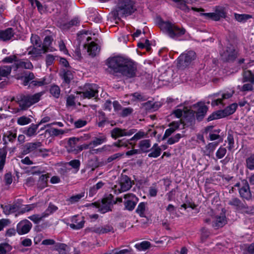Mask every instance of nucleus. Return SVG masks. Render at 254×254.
Wrapping results in <instances>:
<instances>
[{
    "instance_id": "57",
    "label": "nucleus",
    "mask_w": 254,
    "mask_h": 254,
    "mask_svg": "<svg viewBox=\"0 0 254 254\" xmlns=\"http://www.w3.org/2000/svg\"><path fill=\"white\" fill-rule=\"evenodd\" d=\"M66 105L67 107H72L75 105V97L73 95H69L66 98Z\"/></svg>"
},
{
    "instance_id": "34",
    "label": "nucleus",
    "mask_w": 254,
    "mask_h": 254,
    "mask_svg": "<svg viewBox=\"0 0 254 254\" xmlns=\"http://www.w3.org/2000/svg\"><path fill=\"white\" fill-rule=\"evenodd\" d=\"M87 52L90 55L94 57L99 52V49L96 44L92 42L88 47Z\"/></svg>"
},
{
    "instance_id": "48",
    "label": "nucleus",
    "mask_w": 254,
    "mask_h": 254,
    "mask_svg": "<svg viewBox=\"0 0 254 254\" xmlns=\"http://www.w3.org/2000/svg\"><path fill=\"white\" fill-rule=\"evenodd\" d=\"M150 153H149L148 155L149 157L151 158H157L159 157L161 153V148H155L152 149L150 148Z\"/></svg>"
},
{
    "instance_id": "25",
    "label": "nucleus",
    "mask_w": 254,
    "mask_h": 254,
    "mask_svg": "<svg viewBox=\"0 0 254 254\" xmlns=\"http://www.w3.org/2000/svg\"><path fill=\"white\" fill-rule=\"evenodd\" d=\"M1 207L3 210V212L5 215H9L10 213H14L18 210L19 207L16 204H8L6 205H1Z\"/></svg>"
},
{
    "instance_id": "54",
    "label": "nucleus",
    "mask_w": 254,
    "mask_h": 254,
    "mask_svg": "<svg viewBox=\"0 0 254 254\" xmlns=\"http://www.w3.org/2000/svg\"><path fill=\"white\" fill-rule=\"evenodd\" d=\"M68 164L75 169L77 172L79 169L80 162L79 160L74 159L68 162Z\"/></svg>"
},
{
    "instance_id": "53",
    "label": "nucleus",
    "mask_w": 254,
    "mask_h": 254,
    "mask_svg": "<svg viewBox=\"0 0 254 254\" xmlns=\"http://www.w3.org/2000/svg\"><path fill=\"white\" fill-rule=\"evenodd\" d=\"M134 134V135L131 138H130V140L131 141H137L143 138L145 135V132L141 130L137 132H136Z\"/></svg>"
},
{
    "instance_id": "59",
    "label": "nucleus",
    "mask_w": 254,
    "mask_h": 254,
    "mask_svg": "<svg viewBox=\"0 0 254 254\" xmlns=\"http://www.w3.org/2000/svg\"><path fill=\"white\" fill-rule=\"evenodd\" d=\"M253 84L251 83L245 84L242 86L240 90L242 92L252 91L254 90Z\"/></svg>"
},
{
    "instance_id": "35",
    "label": "nucleus",
    "mask_w": 254,
    "mask_h": 254,
    "mask_svg": "<svg viewBox=\"0 0 254 254\" xmlns=\"http://www.w3.org/2000/svg\"><path fill=\"white\" fill-rule=\"evenodd\" d=\"M48 83L49 82L47 81L46 77H44L42 78L36 79L34 80H32L30 82V85L31 86L40 87L48 84Z\"/></svg>"
},
{
    "instance_id": "18",
    "label": "nucleus",
    "mask_w": 254,
    "mask_h": 254,
    "mask_svg": "<svg viewBox=\"0 0 254 254\" xmlns=\"http://www.w3.org/2000/svg\"><path fill=\"white\" fill-rule=\"evenodd\" d=\"M47 51L43 47L30 46L27 48L28 55L31 56L32 59L41 56L43 53Z\"/></svg>"
},
{
    "instance_id": "19",
    "label": "nucleus",
    "mask_w": 254,
    "mask_h": 254,
    "mask_svg": "<svg viewBox=\"0 0 254 254\" xmlns=\"http://www.w3.org/2000/svg\"><path fill=\"white\" fill-rule=\"evenodd\" d=\"M227 222L225 215L221 213L220 215H216L213 217L212 226L215 229L223 227Z\"/></svg>"
},
{
    "instance_id": "14",
    "label": "nucleus",
    "mask_w": 254,
    "mask_h": 254,
    "mask_svg": "<svg viewBox=\"0 0 254 254\" xmlns=\"http://www.w3.org/2000/svg\"><path fill=\"white\" fill-rule=\"evenodd\" d=\"M136 129L132 128L129 130L125 128L115 127L111 131V136L114 139H117L123 136H129L135 133Z\"/></svg>"
},
{
    "instance_id": "62",
    "label": "nucleus",
    "mask_w": 254,
    "mask_h": 254,
    "mask_svg": "<svg viewBox=\"0 0 254 254\" xmlns=\"http://www.w3.org/2000/svg\"><path fill=\"white\" fill-rule=\"evenodd\" d=\"M102 227V234L107 233L108 232H114V228L110 225H106L103 226Z\"/></svg>"
},
{
    "instance_id": "64",
    "label": "nucleus",
    "mask_w": 254,
    "mask_h": 254,
    "mask_svg": "<svg viewBox=\"0 0 254 254\" xmlns=\"http://www.w3.org/2000/svg\"><path fill=\"white\" fill-rule=\"evenodd\" d=\"M220 115L221 114L219 113V111L217 112L213 113L208 117L207 121H211L213 120L222 118V117L220 116Z\"/></svg>"
},
{
    "instance_id": "26",
    "label": "nucleus",
    "mask_w": 254,
    "mask_h": 254,
    "mask_svg": "<svg viewBox=\"0 0 254 254\" xmlns=\"http://www.w3.org/2000/svg\"><path fill=\"white\" fill-rule=\"evenodd\" d=\"M242 76L243 83L249 82L252 84H254V73L251 70H244L243 72Z\"/></svg>"
},
{
    "instance_id": "9",
    "label": "nucleus",
    "mask_w": 254,
    "mask_h": 254,
    "mask_svg": "<svg viewBox=\"0 0 254 254\" xmlns=\"http://www.w3.org/2000/svg\"><path fill=\"white\" fill-rule=\"evenodd\" d=\"M200 15L204 17L206 19L219 21L221 18H225L226 12L225 8L221 6H216L214 12L201 13Z\"/></svg>"
},
{
    "instance_id": "46",
    "label": "nucleus",
    "mask_w": 254,
    "mask_h": 254,
    "mask_svg": "<svg viewBox=\"0 0 254 254\" xmlns=\"http://www.w3.org/2000/svg\"><path fill=\"white\" fill-rule=\"evenodd\" d=\"M30 40L33 46L37 47L42 46V42L38 35L32 34Z\"/></svg>"
},
{
    "instance_id": "4",
    "label": "nucleus",
    "mask_w": 254,
    "mask_h": 254,
    "mask_svg": "<svg viewBox=\"0 0 254 254\" xmlns=\"http://www.w3.org/2000/svg\"><path fill=\"white\" fill-rule=\"evenodd\" d=\"M42 94L40 93L33 95L28 94L20 96L17 101L20 109L26 110L32 105L37 103L40 100Z\"/></svg>"
},
{
    "instance_id": "20",
    "label": "nucleus",
    "mask_w": 254,
    "mask_h": 254,
    "mask_svg": "<svg viewBox=\"0 0 254 254\" xmlns=\"http://www.w3.org/2000/svg\"><path fill=\"white\" fill-rule=\"evenodd\" d=\"M14 32L12 28H8L4 30H0V40L6 41L11 39L14 36Z\"/></svg>"
},
{
    "instance_id": "45",
    "label": "nucleus",
    "mask_w": 254,
    "mask_h": 254,
    "mask_svg": "<svg viewBox=\"0 0 254 254\" xmlns=\"http://www.w3.org/2000/svg\"><path fill=\"white\" fill-rule=\"evenodd\" d=\"M12 249V247L6 243L0 244V254H5L9 252Z\"/></svg>"
},
{
    "instance_id": "6",
    "label": "nucleus",
    "mask_w": 254,
    "mask_h": 254,
    "mask_svg": "<svg viewBox=\"0 0 254 254\" xmlns=\"http://www.w3.org/2000/svg\"><path fill=\"white\" fill-rule=\"evenodd\" d=\"M235 93L234 88L228 89L224 90L223 92H220L214 95L215 97H218L217 99L213 100L211 102V105L212 106H218L219 105L223 106L224 103L223 100L225 99H228L232 97Z\"/></svg>"
},
{
    "instance_id": "58",
    "label": "nucleus",
    "mask_w": 254,
    "mask_h": 254,
    "mask_svg": "<svg viewBox=\"0 0 254 254\" xmlns=\"http://www.w3.org/2000/svg\"><path fill=\"white\" fill-rule=\"evenodd\" d=\"M227 140L228 143L227 148L229 150H231L234 147V140L233 135L230 134H228Z\"/></svg>"
},
{
    "instance_id": "22",
    "label": "nucleus",
    "mask_w": 254,
    "mask_h": 254,
    "mask_svg": "<svg viewBox=\"0 0 254 254\" xmlns=\"http://www.w3.org/2000/svg\"><path fill=\"white\" fill-rule=\"evenodd\" d=\"M238 107L237 103H233L227 107L223 110H219V113L221 114L220 116L222 118L229 116L233 114L236 110Z\"/></svg>"
},
{
    "instance_id": "28",
    "label": "nucleus",
    "mask_w": 254,
    "mask_h": 254,
    "mask_svg": "<svg viewBox=\"0 0 254 254\" xmlns=\"http://www.w3.org/2000/svg\"><path fill=\"white\" fill-rule=\"evenodd\" d=\"M39 124H32L26 129H25L23 133L27 136L31 137L37 134V130L38 128Z\"/></svg>"
},
{
    "instance_id": "12",
    "label": "nucleus",
    "mask_w": 254,
    "mask_h": 254,
    "mask_svg": "<svg viewBox=\"0 0 254 254\" xmlns=\"http://www.w3.org/2000/svg\"><path fill=\"white\" fill-rule=\"evenodd\" d=\"M228 204L233 206L236 210L245 213L253 212V208H249L245 203L237 197H233L228 202Z\"/></svg>"
},
{
    "instance_id": "24",
    "label": "nucleus",
    "mask_w": 254,
    "mask_h": 254,
    "mask_svg": "<svg viewBox=\"0 0 254 254\" xmlns=\"http://www.w3.org/2000/svg\"><path fill=\"white\" fill-rule=\"evenodd\" d=\"M139 150L140 153H147L150 151L151 147V141L150 139H144L141 140L139 144Z\"/></svg>"
},
{
    "instance_id": "15",
    "label": "nucleus",
    "mask_w": 254,
    "mask_h": 254,
    "mask_svg": "<svg viewBox=\"0 0 254 254\" xmlns=\"http://www.w3.org/2000/svg\"><path fill=\"white\" fill-rule=\"evenodd\" d=\"M32 227V223L29 220L24 219L17 224L16 231L19 235L25 234L30 231Z\"/></svg>"
},
{
    "instance_id": "37",
    "label": "nucleus",
    "mask_w": 254,
    "mask_h": 254,
    "mask_svg": "<svg viewBox=\"0 0 254 254\" xmlns=\"http://www.w3.org/2000/svg\"><path fill=\"white\" fill-rule=\"evenodd\" d=\"M131 140L130 139H119L118 140V141L114 142L113 144V146L117 147L119 148L121 147H127L128 145L131 144V143L130 142Z\"/></svg>"
},
{
    "instance_id": "16",
    "label": "nucleus",
    "mask_w": 254,
    "mask_h": 254,
    "mask_svg": "<svg viewBox=\"0 0 254 254\" xmlns=\"http://www.w3.org/2000/svg\"><path fill=\"white\" fill-rule=\"evenodd\" d=\"M124 198L126 199V201L125 202L126 208L129 211L132 210L138 201V198L132 193L125 194Z\"/></svg>"
},
{
    "instance_id": "31",
    "label": "nucleus",
    "mask_w": 254,
    "mask_h": 254,
    "mask_svg": "<svg viewBox=\"0 0 254 254\" xmlns=\"http://www.w3.org/2000/svg\"><path fill=\"white\" fill-rule=\"evenodd\" d=\"M107 141V137L105 135L102 134L95 137L93 140L90 142V145L93 147L101 145Z\"/></svg>"
},
{
    "instance_id": "51",
    "label": "nucleus",
    "mask_w": 254,
    "mask_h": 254,
    "mask_svg": "<svg viewBox=\"0 0 254 254\" xmlns=\"http://www.w3.org/2000/svg\"><path fill=\"white\" fill-rule=\"evenodd\" d=\"M220 131V129L214 130L212 132H210L209 134V139L210 140H215L220 138L219 133Z\"/></svg>"
},
{
    "instance_id": "23",
    "label": "nucleus",
    "mask_w": 254,
    "mask_h": 254,
    "mask_svg": "<svg viewBox=\"0 0 254 254\" xmlns=\"http://www.w3.org/2000/svg\"><path fill=\"white\" fill-rule=\"evenodd\" d=\"M15 65L16 69L24 68L27 69H32L34 67L32 64L28 60H17V62L15 63Z\"/></svg>"
},
{
    "instance_id": "8",
    "label": "nucleus",
    "mask_w": 254,
    "mask_h": 254,
    "mask_svg": "<svg viewBox=\"0 0 254 254\" xmlns=\"http://www.w3.org/2000/svg\"><path fill=\"white\" fill-rule=\"evenodd\" d=\"M234 187L238 188L240 195L243 199L246 200L251 199L252 195L249 184L246 180H243L240 182L236 183L234 185Z\"/></svg>"
},
{
    "instance_id": "32",
    "label": "nucleus",
    "mask_w": 254,
    "mask_h": 254,
    "mask_svg": "<svg viewBox=\"0 0 254 254\" xmlns=\"http://www.w3.org/2000/svg\"><path fill=\"white\" fill-rule=\"evenodd\" d=\"M16 138V133L12 130H8L4 133L3 137V140L5 143L7 141L13 142Z\"/></svg>"
},
{
    "instance_id": "60",
    "label": "nucleus",
    "mask_w": 254,
    "mask_h": 254,
    "mask_svg": "<svg viewBox=\"0 0 254 254\" xmlns=\"http://www.w3.org/2000/svg\"><path fill=\"white\" fill-rule=\"evenodd\" d=\"M72 78L73 76L70 71H67L64 73L63 75V79L65 82L69 83Z\"/></svg>"
},
{
    "instance_id": "41",
    "label": "nucleus",
    "mask_w": 254,
    "mask_h": 254,
    "mask_svg": "<svg viewBox=\"0 0 254 254\" xmlns=\"http://www.w3.org/2000/svg\"><path fill=\"white\" fill-rule=\"evenodd\" d=\"M51 94L55 98H58L61 94V90L58 85H52L50 89Z\"/></svg>"
},
{
    "instance_id": "44",
    "label": "nucleus",
    "mask_w": 254,
    "mask_h": 254,
    "mask_svg": "<svg viewBox=\"0 0 254 254\" xmlns=\"http://www.w3.org/2000/svg\"><path fill=\"white\" fill-rule=\"evenodd\" d=\"M150 247V243L148 241H143L140 243L136 244L135 247L139 251H144Z\"/></svg>"
},
{
    "instance_id": "21",
    "label": "nucleus",
    "mask_w": 254,
    "mask_h": 254,
    "mask_svg": "<svg viewBox=\"0 0 254 254\" xmlns=\"http://www.w3.org/2000/svg\"><path fill=\"white\" fill-rule=\"evenodd\" d=\"M42 144L40 142H29L26 143L23 150L24 155L27 154L41 147Z\"/></svg>"
},
{
    "instance_id": "38",
    "label": "nucleus",
    "mask_w": 254,
    "mask_h": 254,
    "mask_svg": "<svg viewBox=\"0 0 254 254\" xmlns=\"http://www.w3.org/2000/svg\"><path fill=\"white\" fill-rule=\"evenodd\" d=\"M58 208L57 206L55 205L51 202L49 204L48 208L43 213L44 216L45 217H48L50 215L53 214L58 210Z\"/></svg>"
},
{
    "instance_id": "50",
    "label": "nucleus",
    "mask_w": 254,
    "mask_h": 254,
    "mask_svg": "<svg viewBox=\"0 0 254 254\" xmlns=\"http://www.w3.org/2000/svg\"><path fill=\"white\" fill-rule=\"evenodd\" d=\"M182 137L180 133H177L173 136L170 137L167 140V143L170 145L178 142Z\"/></svg>"
},
{
    "instance_id": "3",
    "label": "nucleus",
    "mask_w": 254,
    "mask_h": 254,
    "mask_svg": "<svg viewBox=\"0 0 254 254\" xmlns=\"http://www.w3.org/2000/svg\"><path fill=\"white\" fill-rule=\"evenodd\" d=\"M136 10L135 3L131 0H120L116 7L118 15H130Z\"/></svg>"
},
{
    "instance_id": "27",
    "label": "nucleus",
    "mask_w": 254,
    "mask_h": 254,
    "mask_svg": "<svg viewBox=\"0 0 254 254\" xmlns=\"http://www.w3.org/2000/svg\"><path fill=\"white\" fill-rule=\"evenodd\" d=\"M53 250L58 252L59 254H67L68 248L67 246L64 244L57 243L54 245Z\"/></svg>"
},
{
    "instance_id": "61",
    "label": "nucleus",
    "mask_w": 254,
    "mask_h": 254,
    "mask_svg": "<svg viewBox=\"0 0 254 254\" xmlns=\"http://www.w3.org/2000/svg\"><path fill=\"white\" fill-rule=\"evenodd\" d=\"M86 231L94 232L98 234H102L101 226H94L86 229Z\"/></svg>"
},
{
    "instance_id": "17",
    "label": "nucleus",
    "mask_w": 254,
    "mask_h": 254,
    "mask_svg": "<svg viewBox=\"0 0 254 254\" xmlns=\"http://www.w3.org/2000/svg\"><path fill=\"white\" fill-rule=\"evenodd\" d=\"M71 223L68 225L73 230H79L84 227L85 221L82 216L75 215L71 219Z\"/></svg>"
},
{
    "instance_id": "55",
    "label": "nucleus",
    "mask_w": 254,
    "mask_h": 254,
    "mask_svg": "<svg viewBox=\"0 0 254 254\" xmlns=\"http://www.w3.org/2000/svg\"><path fill=\"white\" fill-rule=\"evenodd\" d=\"M48 132L53 136H58L60 134H63L64 133V131L63 130L55 128H51L48 130Z\"/></svg>"
},
{
    "instance_id": "63",
    "label": "nucleus",
    "mask_w": 254,
    "mask_h": 254,
    "mask_svg": "<svg viewBox=\"0 0 254 254\" xmlns=\"http://www.w3.org/2000/svg\"><path fill=\"white\" fill-rule=\"evenodd\" d=\"M36 206V204H31L29 205H26L25 207L23 208L19 214H23L25 212H28L32 210H33Z\"/></svg>"
},
{
    "instance_id": "2",
    "label": "nucleus",
    "mask_w": 254,
    "mask_h": 254,
    "mask_svg": "<svg viewBox=\"0 0 254 254\" xmlns=\"http://www.w3.org/2000/svg\"><path fill=\"white\" fill-rule=\"evenodd\" d=\"M160 29L172 39L177 40L184 35L186 30L169 21H163L160 19L158 23Z\"/></svg>"
},
{
    "instance_id": "33",
    "label": "nucleus",
    "mask_w": 254,
    "mask_h": 254,
    "mask_svg": "<svg viewBox=\"0 0 254 254\" xmlns=\"http://www.w3.org/2000/svg\"><path fill=\"white\" fill-rule=\"evenodd\" d=\"M105 185V183L102 181L98 182L96 185L90 188L89 190V195L90 196H93L97 192V191L102 188Z\"/></svg>"
},
{
    "instance_id": "30",
    "label": "nucleus",
    "mask_w": 254,
    "mask_h": 254,
    "mask_svg": "<svg viewBox=\"0 0 254 254\" xmlns=\"http://www.w3.org/2000/svg\"><path fill=\"white\" fill-rule=\"evenodd\" d=\"M85 193L81 192L78 194H76L72 195L66 200L68 205H71L78 202L82 198L84 197Z\"/></svg>"
},
{
    "instance_id": "1",
    "label": "nucleus",
    "mask_w": 254,
    "mask_h": 254,
    "mask_svg": "<svg viewBox=\"0 0 254 254\" xmlns=\"http://www.w3.org/2000/svg\"><path fill=\"white\" fill-rule=\"evenodd\" d=\"M107 65L114 73H119L127 78L133 77L136 75V66L131 60L122 57L109 58Z\"/></svg>"
},
{
    "instance_id": "40",
    "label": "nucleus",
    "mask_w": 254,
    "mask_h": 254,
    "mask_svg": "<svg viewBox=\"0 0 254 254\" xmlns=\"http://www.w3.org/2000/svg\"><path fill=\"white\" fill-rule=\"evenodd\" d=\"M235 18L237 21L240 22H245L249 19L252 18V16L248 14L235 13Z\"/></svg>"
},
{
    "instance_id": "56",
    "label": "nucleus",
    "mask_w": 254,
    "mask_h": 254,
    "mask_svg": "<svg viewBox=\"0 0 254 254\" xmlns=\"http://www.w3.org/2000/svg\"><path fill=\"white\" fill-rule=\"evenodd\" d=\"M226 149L224 147H220L216 153V156L218 159L222 158L226 154Z\"/></svg>"
},
{
    "instance_id": "43",
    "label": "nucleus",
    "mask_w": 254,
    "mask_h": 254,
    "mask_svg": "<svg viewBox=\"0 0 254 254\" xmlns=\"http://www.w3.org/2000/svg\"><path fill=\"white\" fill-rule=\"evenodd\" d=\"M23 84L27 85L32 80H34L35 75L33 72H29L23 76Z\"/></svg>"
},
{
    "instance_id": "10",
    "label": "nucleus",
    "mask_w": 254,
    "mask_h": 254,
    "mask_svg": "<svg viewBox=\"0 0 254 254\" xmlns=\"http://www.w3.org/2000/svg\"><path fill=\"white\" fill-rule=\"evenodd\" d=\"M220 54L223 61H233L237 57V51L233 45L229 44L220 52Z\"/></svg>"
},
{
    "instance_id": "13",
    "label": "nucleus",
    "mask_w": 254,
    "mask_h": 254,
    "mask_svg": "<svg viewBox=\"0 0 254 254\" xmlns=\"http://www.w3.org/2000/svg\"><path fill=\"white\" fill-rule=\"evenodd\" d=\"M98 86L95 84H86L84 85L83 91L80 92L81 97L83 98H91L98 95Z\"/></svg>"
},
{
    "instance_id": "5",
    "label": "nucleus",
    "mask_w": 254,
    "mask_h": 254,
    "mask_svg": "<svg viewBox=\"0 0 254 254\" xmlns=\"http://www.w3.org/2000/svg\"><path fill=\"white\" fill-rule=\"evenodd\" d=\"M132 183L127 176H122L119 182L113 188L115 193L119 194L129 190L132 187Z\"/></svg>"
},
{
    "instance_id": "29",
    "label": "nucleus",
    "mask_w": 254,
    "mask_h": 254,
    "mask_svg": "<svg viewBox=\"0 0 254 254\" xmlns=\"http://www.w3.org/2000/svg\"><path fill=\"white\" fill-rule=\"evenodd\" d=\"M207 110L208 108L205 105L200 104L199 105V107L196 114V119L198 120H201L206 114Z\"/></svg>"
},
{
    "instance_id": "47",
    "label": "nucleus",
    "mask_w": 254,
    "mask_h": 254,
    "mask_svg": "<svg viewBox=\"0 0 254 254\" xmlns=\"http://www.w3.org/2000/svg\"><path fill=\"white\" fill-rule=\"evenodd\" d=\"M28 218L35 224H38L45 217L43 214L42 213L41 214H34L29 216Z\"/></svg>"
},
{
    "instance_id": "52",
    "label": "nucleus",
    "mask_w": 254,
    "mask_h": 254,
    "mask_svg": "<svg viewBox=\"0 0 254 254\" xmlns=\"http://www.w3.org/2000/svg\"><path fill=\"white\" fill-rule=\"evenodd\" d=\"M145 207L146 203L143 202L140 203L136 209V213L139 214L140 216H143L145 210Z\"/></svg>"
},
{
    "instance_id": "39",
    "label": "nucleus",
    "mask_w": 254,
    "mask_h": 254,
    "mask_svg": "<svg viewBox=\"0 0 254 254\" xmlns=\"http://www.w3.org/2000/svg\"><path fill=\"white\" fill-rule=\"evenodd\" d=\"M246 166L250 170H254V153L250 154L246 158Z\"/></svg>"
},
{
    "instance_id": "11",
    "label": "nucleus",
    "mask_w": 254,
    "mask_h": 254,
    "mask_svg": "<svg viewBox=\"0 0 254 254\" xmlns=\"http://www.w3.org/2000/svg\"><path fill=\"white\" fill-rule=\"evenodd\" d=\"M92 205L97 208L102 213H105L111 210L113 205L112 196L110 195L109 197L103 198L101 201L93 203Z\"/></svg>"
},
{
    "instance_id": "7",
    "label": "nucleus",
    "mask_w": 254,
    "mask_h": 254,
    "mask_svg": "<svg viewBox=\"0 0 254 254\" xmlns=\"http://www.w3.org/2000/svg\"><path fill=\"white\" fill-rule=\"evenodd\" d=\"M195 58L196 54L194 51H187L182 54L178 58V66L180 67H186Z\"/></svg>"
},
{
    "instance_id": "36",
    "label": "nucleus",
    "mask_w": 254,
    "mask_h": 254,
    "mask_svg": "<svg viewBox=\"0 0 254 254\" xmlns=\"http://www.w3.org/2000/svg\"><path fill=\"white\" fill-rule=\"evenodd\" d=\"M80 140L79 138L77 137H71L69 138L68 141V145L70 147V151H77V143Z\"/></svg>"
},
{
    "instance_id": "42",
    "label": "nucleus",
    "mask_w": 254,
    "mask_h": 254,
    "mask_svg": "<svg viewBox=\"0 0 254 254\" xmlns=\"http://www.w3.org/2000/svg\"><path fill=\"white\" fill-rule=\"evenodd\" d=\"M219 142H213L208 143L205 147L206 148V154L207 155L212 153L216 147L218 145Z\"/></svg>"
},
{
    "instance_id": "49",
    "label": "nucleus",
    "mask_w": 254,
    "mask_h": 254,
    "mask_svg": "<svg viewBox=\"0 0 254 254\" xmlns=\"http://www.w3.org/2000/svg\"><path fill=\"white\" fill-rule=\"evenodd\" d=\"M31 120L26 116H22L19 117L17 119V123L18 125L21 126H24L30 123Z\"/></svg>"
}]
</instances>
